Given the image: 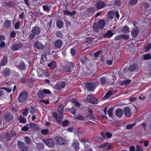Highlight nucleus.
Here are the masks:
<instances>
[{
    "label": "nucleus",
    "instance_id": "f257e3e1",
    "mask_svg": "<svg viewBox=\"0 0 151 151\" xmlns=\"http://www.w3.org/2000/svg\"><path fill=\"white\" fill-rule=\"evenodd\" d=\"M62 68L63 70L67 73H73L76 70L73 63L71 62H68Z\"/></svg>",
    "mask_w": 151,
    "mask_h": 151
},
{
    "label": "nucleus",
    "instance_id": "f03ea898",
    "mask_svg": "<svg viewBox=\"0 0 151 151\" xmlns=\"http://www.w3.org/2000/svg\"><path fill=\"white\" fill-rule=\"evenodd\" d=\"M32 33L29 35V39L32 40L35 37L36 35H38L40 34L41 32L40 28L37 26H34L33 29H31Z\"/></svg>",
    "mask_w": 151,
    "mask_h": 151
},
{
    "label": "nucleus",
    "instance_id": "7ed1b4c3",
    "mask_svg": "<svg viewBox=\"0 0 151 151\" xmlns=\"http://www.w3.org/2000/svg\"><path fill=\"white\" fill-rule=\"evenodd\" d=\"M86 87L89 91L91 92L94 91L96 88L95 83H87L86 84Z\"/></svg>",
    "mask_w": 151,
    "mask_h": 151
},
{
    "label": "nucleus",
    "instance_id": "20e7f679",
    "mask_svg": "<svg viewBox=\"0 0 151 151\" xmlns=\"http://www.w3.org/2000/svg\"><path fill=\"white\" fill-rule=\"evenodd\" d=\"M12 73V70L9 68H5L1 72V74L4 77H8L10 76Z\"/></svg>",
    "mask_w": 151,
    "mask_h": 151
},
{
    "label": "nucleus",
    "instance_id": "39448f33",
    "mask_svg": "<svg viewBox=\"0 0 151 151\" xmlns=\"http://www.w3.org/2000/svg\"><path fill=\"white\" fill-rule=\"evenodd\" d=\"M23 46L21 42L15 43L12 46L11 49L13 51H17L21 48Z\"/></svg>",
    "mask_w": 151,
    "mask_h": 151
},
{
    "label": "nucleus",
    "instance_id": "423d86ee",
    "mask_svg": "<svg viewBox=\"0 0 151 151\" xmlns=\"http://www.w3.org/2000/svg\"><path fill=\"white\" fill-rule=\"evenodd\" d=\"M34 47L35 48L39 50H43L45 48L44 46L39 41H36L34 44Z\"/></svg>",
    "mask_w": 151,
    "mask_h": 151
},
{
    "label": "nucleus",
    "instance_id": "0eeeda50",
    "mask_svg": "<svg viewBox=\"0 0 151 151\" xmlns=\"http://www.w3.org/2000/svg\"><path fill=\"white\" fill-rule=\"evenodd\" d=\"M135 28H133L131 31V35L133 38L136 37L139 33V30L138 27H135Z\"/></svg>",
    "mask_w": 151,
    "mask_h": 151
},
{
    "label": "nucleus",
    "instance_id": "6e6552de",
    "mask_svg": "<svg viewBox=\"0 0 151 151\" xmlns=\"http://www.w3.org/2000/svg\"><path fill=\"white\" fill-rule=\"evenodd\" d=\"M129 69L131 72L134 71H138L139 70V67L137 65L133 64L129 66Z\"/></svg>",
    "mask_w": 151,
    "mask_h": 151
},
{
    "label": "nucleus",
    "instance_id": "1a4fd4ad",
    "mask_svg": "<svg viewBox=\"0 0 151 151\" xmlns=\"http://www.w3.org/2000/svg\"><path fill=\"white\" fill-rule=\"evenodd\" d=\"M52 115L54 118L56 119V121L59 124L61 123V119L63 117V114H60L59 118L58 117V114L56 113L55 112H53Z\"/></svg>",
    "mask_w": 151,
    "mask_h": 151
},
{
    "label": "nucleus",
    "instance_id": "9d476101",
    "mask_svg": "<svg viewBox=\"0 0 151 151\" xmlns=\"http://www.w3.org/2000/svg\"><path fill=\"white\" fill-rule=\"evenodd\" d=\"M55 139L56 141L55 143L57 144L63 145L65 143V140L61 137H56L55 138Z\"/></svg>",
    "mask_w": 151,
    "mask_h": 151
},
{
    "label": "nucleus",
    "instance_id": "9b49d317",
    "mask_svg": "<svg viewBox=\"0 0 151 151\" xmlns=\"http://www.w3.org/2000/svg\"><path fill=\"white\" fill-rule=\"evenodd\" d=\"M63 42L62 40L60 39H57L54 42V46L57 48H60L63 45Z\"/></svg>",
    "mask_w": 151,
    "mask_h": 151
},
{
    "label": "nucleus",
    "instance_id": "f8f14e48",
    "mask_svg": "<svg viewBox=\"0 0 151 151\" xmlns=\"http://www.w3.org/2000/svg\"><path fill=\"white\" fill-rule=\"evenodd\" d=\"M44 142L48 147H53L54 144L52 139H49L43 141Z\"/></svg>",
    "mask_w": 151,
    "mask_h": 151
},
{
    "label": "nucleus",
    "instance_id": "ddd939ff",
    "mask_svg": "<svg viewBox=\"0 0 151 151\" xmlns=\"http://www.w3.org/2000/svg\"><path fill=\"white\" fill-rule=\"evenodd\" d=\"M17 145L19 148L23 150H27V147L25 145V144L22 142L19 141L17 142Z\"/></svg>",
    "mask_w": 151,
    "mask_h": 151
},
{
    "label": "nucleus",
    "instance_id": "4468645a",
    "mask_svg": "<svg viewBox=\"0 0 151 151\" xmlns=\"http://www.w3.org/2000/svg\"><path fill=\"white\" fill-rule=\"evenodd\" d=\"M66 85L65 82L63 81L57 84L56 86V87L58 90H60L62 88H64L65 86Z\"/></svg>",
    "mask_w": 151,
    "mask_h": 151
},
{
    "label": "nucleus",
    "instance_id": "2eb2a0df",
    "mask_svg": "<svg viewBox=\"0 0 151 151\" xmlns=\"http://www.w3.org/2000/svg\"><path fill=\"white\" fill-rule=\"evenodd\" d=\"M98 24L99 29H103L105 25V22L103 19H100L98 21Z\"/></svg>",
    "mask_w": 151,
    "mask_h": 151
},
{
    "label": "nucleus",
    "instance_id": "dca6fc26",
    "mask_svg": "<svg viewBox=\"0 0 151 151\" xmlns=\"http://www.w3.org/2000/svg\"><path fill=\"white\" fill-rule=\"evenodd\" d=\"M86 14L89 17H91L94 13V9L92 7L88 8L86 11Z\"/></svg>",
    "mask_w": 151,
    "mask_h": 151
},
{
    "label": "nucleus",
    "instance_id": "f3484780",
    "mask_svg": "<svg viewBox=\"0 0 151 151\" xmlns=\"http://www.w3.org/2000/svg\"><path fill=\"white\" fill-rule=\"evenodd\" d=\"M12 91L11 89L8 88L6 87H2L0 88V94H3L5 93L6 91L10 93Z\"/></svg>",
    "mask_w": 151,
    "mask_h": 151
},
{
    "label": "nucleus",
    "instance_id": "a211bd4d",
    "mask_svg": "<svg viewBox=\"0 0 151 151\" xmlns=\"http://www.w3.org/2000/svg\"><path fill=\"white\" fill-rule=\"evenodd\" d=\"M27 97V95H19L18 97V100L20 102L24 101Z\"/></svg>",
    "mask_w": 151,
    "mask_h": 151
},
{
    "label": "nucleus",
    "instance_id": "6ab92c4d",
    "mask_svg": "<svg viewBox=\"0 0 151 151\" xmlns=\"http://www.w3.org/2000/svg\"><path fill=\"white\" fill-rule=\"evenodd\" d=\"M56 25L58 29L62 28L64 25V22L61 20L59 19H58L56 22Z\"/></svg>",
    "mask_w": 151,
    "mask_h": 151
},
{
    "label": "nucleus",
    "instance_id": "aec40b11",
    "mask_svg": "<svg viewBox=\"0 0 151 151\" xmlns=\"http://www.w3.org/2000/svg\"><path fill=\"white\" fill-rule=\"evenodd\" d=\"M4 27L7 29H9L11 27V22L10 21L6 20L4 22Z\"/></svg>",
    "mask_w": 151,
    "mask_h": 151
},
{
    "label": "nucleus",
    "instance_id": "412c9836",
    "mask_svg": "<svg viewBox=\"0 0 151 151\" xmlns=\"http://www.w3.org/2000/svg\"><path fill=\"white\" fill-rule=\"evenodd\" d=\"M99 148H102L104 149L105 150H109L111 148L110 147V145L108 143H104L101 145L99 146Z\"/></svg>",
    "mask_w": 151,
    "mask_h": 151
},
{
    "label": "nucleus",
    "instance_id": "4be33fe9",
    "mask_svg": "<svg viewBox=\"0 0 151 151\" xmlns=\"http://www.w3.org/2000/svg\"><path fill=\"white\" fill-rule=\"evenodd\" d=\"M62 11L64 14L67 15H71L72 16L74 15L76 13V11L75 10H74L71 12H70L68 10H66Z\"/></svg>",
    "mask_w": 151,
    "mask_h": 151
},
{
    "label": "nucleus",
    "instance_id": "5701e85b",
    "mask_svg": "<svg viewBox=\"0 0 151 151\" xmlns=\"http://www.w3.org/2000/svg\"><path fill=\"white\" fill-rule=\"evenodd\" d=\"M8 63V58L7 56H4L3 58L1 60L0 64L1 66H5Z\"/></svg>",
    "mask_w": 151,
    "mask_h": 151
},
{
    "label": "nucleus",
    "instance_id": "b1692460",
    "mask_svg": "<svg viewBox=\"0 0 151 151\" xmlns=\"http://www.w3.org/2000/svg\"><path fill=\"white\" fill-rule=\"evenodd\" d=\"M107 15L108 18L109 19H112L114 17L115 12L113 10H110L108 12Z\"/></svg>",
    "mask_w": 151,
    "mask_h": 151
},
{
    "label": "nucleus",
    "instance_id": "393cba45",
    "mask_svg": "<svg viewBox=\"0 0 151 151\" xmlns=\"http://www.w3.org/2000/svg\"><path fill=\"white\" fill-rule=\"evenodd\" d=\"M96 7L98 9H101L104 8L105 6V3L103 2L99 1L96 4Z\"/></svg>",
    "mask_w": 151,
    "mask_h": 151
},
{
    "label": "nucleus",
    "instance_id": "a878e982",
    "mask_svg": "<svg viewBox=\"0 0 151 151\" xmlns=\"http://www.w3.org/2000/svg\"><path fill=\"white\" fill-rule=\"evenodd\" d=\"M114 35V33L111 32V30L107 31L104 35V38H109L111 37Z\"/></svg>",
    "mask_w": 151,
    "mask_h": 151
},
{
    "label": "nucleus",
    "instance_id": "bb28decb",
    "mask_svg": "<svg viewBox=\"0 0 151 151\" xmlns=\"http://www.w3.org/2000/svg\"><path fill=\"white\" fill-rule=\"evenodd\" d=\"M124 115L127 117H130L131 115V112L130 109L129 108L127 107L124 109Z\"/></svg>",
    "mask_w": 151,
    "mask_h": 151
},
{
    "label": "nucleus",
    "instance_id": "cd10ccee",
    "mask_svg": "<svg viewBox=\"0 0 151 151\" xmlns=\"http://www.w3.org/2000/svg\"><path fill=\"white\" fill-rule=\"evenodd\" d=\"M18 68L21 70H25L26 66L23 62L21 61L19 63Z\"/></svg>",
    "mask_w": 151,
    "mask_h": 151
},
{
    "label": "nucleus",
    "instance_id": "c85d7f7f",
    "mask_svg": "<svg viewBox=\"0 0 151 151\" xmlns=\"http://www.w3.org/2000/svg\"><path fill=\"white\" fill-rule=\"evenodd\" d=\"M57 64L55 61H52L47 64L48 67L52 69L55 68L56 67Z\"/></svg>",
    "mask_w": 151,
    "mask_h": 151
},
{
    "label": "nucleus",
    "instance_id": "c756f323",
    "mask_svg": "<svg viewBox=\"0 0 151 151\" xmlns=\"http://www.w3.org/2000/svg\"><path fill=\"white\" fill-rule=\"evenodd\" d=\"M4 118L6 121L9 122L12 120L13 116L9 113H7L5 115Z\"/></svg>",
    "mask_w": 151,
    "mask_h": 151
},
{
    "label": "nucleus",
    "instance_id": "7c9ffc66",
    "mask_svg": "<svg viewBox=\"0 0 151 151\" xmlns=\"http://www.w3.org/2000/svg\"><path fill=\"white\" fill-rule=\"evenodd\" d=\"M115 114L118 117H121L123 115L122 110L120 109H117L115 111Z\"/></svg>",
    "mask_w": 151,
    "mask_h": 151
},
{
    "label": "nucleus",
    "instance_id": "2f4dec72",
    "mask_svg": "<svg viewBox=\"0 0 151 151\" xmlns=\"http://www.w3.org/2000/svg\"><path fill=\"white\" fill-rule=\"evenodd\" d=\"M89 61V60L88 58L85 56L83 57L81 60V62L83 65H84L86 64Z\"/></svg>",
    "mask_w": 151,
    "mask_h": 151
},
{
    "label": "nucleus",
    "instance_id": "473e14b6",
    "mask_svg": "<svg viewBox=\"0 0 151 151\" xmlns=\"http://www.w3.org/2000/svg\"><path fill=\"white\" fill-rule=\"evenodd\" d=\"M138 2V0H129L128 5L129 6L135 5Z\"/></svg>",
    "mask_w": 151,
    "mask_h": 151
},
{
    "label": "nucleus",
    "instance_id": "72a5a7b5",
    "mask_svg": "<svg viewBox=\"0 0 151 151\" xmlns=\"http://www.w3.org/2000/svg\"><path fill=\"white\" fill-rule=\"evenodd\" d=\"M79 144L77 141H74L72 145L73 147L74 148L76 151H77L79 149Z\"/></svg>",
    "mask_w": 151,
    "mask_h": 151
},
{
    "label": "nucleus",
    "instance_id": "f704fd0d",
    "mask_svg": "<svg viewBox=\"0 0 151 151\" xmlns=\"http://www.w3.org/2000/svg\"><path fill=\"white\" fill-rule=\"evenodd\" d=\"M122 31L123 33H127L129 32L130 29L128 26L125 25L123 27Z\"/></svg>",
    "mask_w": 151,
    "mask_h": 151
},
{
    "label": "nucleus",
    "instance_id": "c9c22d12",
    "mask_svg": "<svg viewBox=\"0 0 151 151\" xmlns=\"http://www.w3.org/2000/svg\"><path fill=\"white\" fill-rule=\"evenodd\" d=\"M101 83L102 86H104L106 82V78L104 77H101L100 78Z\"/></svg>",
    "mask_w": 151,
    "mask_h": 151
},
{
    "label": "nucleus",
    "instance_id": "e433bc0d",
    "mask_svg": "<svg viewBox=\"0 0 151 151\" xmlns=\"http://www.w3.org/2000/svg\"><path fill=\"white\" fill-rule=\"evenodd\" d=\"M131 82V80H125L121 81L120 84L122 85H127L130 83Z\"/></svg>",
    "mask_w": 151,
    "mask_h": 151
},
{
    "label": "nucleus",
    "instance_id": "4c0bfd02",
    "mask_svg": "<svg viewBox=\"0 0 151 151\" xmlns=\"http://www.w3.org/2000/svg\"><path fill=\"white\" fill-rule=\"evenodd\" d=\"M31 128V126L29 124H27L22 128V130L23 131H27Z\"/></svg>",
    "mask_w": 151,
    "mask_h": 151
},
{
    "label": "nucleus",
    "instance_id": "58836bf2",
    "mask_svg": "<svg viewBox=\"0 0 151 151\" xmlns=\"http://www.w3.org/2000/svg\"><path fill=\"white\" fill-rule=\"evenodd\" d=\"M92 29L94 31L97 32H98L99 28L98 27V24H97L96 23H95L92 27Z\"/></svg>",
    "mask_w": 151,
    "mask_h": 151
},
{
    "label": "nucleus",
    "instance_id": "ea45409f",
    "mask_svg": "<svg viewBox=\"0 0 151 151\" xmlns=\"http://www.w3.org/2000/svg\"><path fill=\"white\" fill-rule=\"evenodd\" d=\"M5 5L7 7H12L15 5V3L13 2L10 1L5 3Z\"/></svg>",
    "mask_w": 151,
    "mask_h": 151
},
{
    "label": "nucleus",
    "instance_id": "a19ab883",
    "mask_svg": "<svg viewBox=\"0 0 151 151\" xmlns=\"http://www.w3.org/2000/svg\"><path fill=\"white\" fill-rule=\"evenodd\" d=\"M55 35L58 38H61L62 37L63 34L61 31H57L55 33Z\"/></svg>",
    "mask_w": 151,
    "mask_h": 151
},
{
    "label": "nucleus",
    "instance_id": "79ce46f5",
    "mask_svg": "<svg viewBox=\"0 0 151 151\" xmlns=\"http://www.w3.org/2000/svg\"><path fill=\"white\" fill-rule=\"evenodd\" d=\"M122 39L125 41L129 39V35L128 34H123L122 35Z\"/></svg>",
    "mask_w": 151,
    "mask_h": 151
},
{
    "label": "nucleus",
    "instance_id": "37998d69",
    "mask_svg": "<svg viewBox=\"0 0 151 151\" xmlns=\"http://www.w3.org/2000/svg\"><path fill=\"white\" fill-rule=\"evenodd\" d=\"M42 8L44 11L47 12V13L50 12V8L47 5H43L42 6Z\"/></svg>",
    "mask_w": 151,
    "mask_h": 151
},
{
    "label": "nucleus",
    "instance_id": "c03bdc74",
    "mask_svg": "<svg viewBox=\"0 0 151 151\" xmlns=\"http://www.w3.org/2000/svg\"><path fill=\"white\" fill-rule=\"evenodd\" d=\"M30 124L31 126V128L33 130H37L39 128L38 126L35 124L33 123Z\"/></svg>",
    "mask_w": 151,
    "mask_h": 151
},
{
    "label": "nucleus",
    "instance_id": "a18cd8bd",
    "mask_svg": "<svg viewBox=\"0 0 151 151\" xmlns=\"http://www.w3.org/2000/svg\"><path fill=\"white\" fill-rule=\"evenodd\" d=\"M102 50H99L94 53V56L95 57L97 58L100 54L102 53Z\"/></svg>",
    "mask_w": 151,
    "mask_h": 151
},
{
    "label": "nucleus",
    "instance_id": "49530a36",
    "mask_svg": "<svg viewBox=\"0 0 151 151\" xmlns=\"http://www.w3.org/2000/svg\"><path fill=\"white\" fill-rule=\"evenodd\" d=\"M108 114L109 116L110 117H112L113 115V109L112 108H110L108 111Z\"/></svg>",
    "mask_w": 151,
    "mask_h": 151
},
{
    "label": "nucleus",
    "instance_id": "de8ad7c7",
    "mask_svg": "<svg viewBox=\"0 0 151 151\" xmlns=\"http://www.w3.org/2000/svg\"><path fill=\"white\" fill-rule=\"evenodd\" d=\"M74 119L81 120H84L85 119L84 117L81 115H79L77 116H75L74 117Z\"/></svg>",
    "mask_w": 151,
    "mask_h": 151
},
{
    "label": "nucleus",
    "instance_id": "09e8293b",
    "mask_svg": "<svg viewBox=\"0 0 151 151\" xmlns=\"http://www.w3.org/2000/svg\"><path fill=\"white\" fill-rule=\"evenodd\" d=\"M64 106L63 105H60L58 108V110L61 113L60 114H62L63 111L64 109Z\"/></svg>",
    "mask_w": 151,
    "mask_h": 151
},
{
    "label": "nucleus",
    "instance_id": "8fccbe9b",
    "mask_svg": "<svg viewBox=\"0 0 151 151\" xmlns=\"http://www.w3.org/2000/svg\"><path fill=\"white\" fill-rule=\"evenodd\" d=\"M101 135L103 137V138L102 139L101 137L98 138V142H102L104 141V139L105 138V135L104 133H102L101 134Z\"/></svg>",
    "mask_w": 151,
    "mask_h": 151
},
{
    "label": "nucleus",
    "instance_id": "3c124183",
    "mask_svg": "<svg viewBox=\"0 0 151 151\" xmlns=\"http://www.w3.org/2000/svg\"><path fill=\"white\" fill-rule=\"evenodd\" d=\"M117 91L116 90L115 88H113L112 89V91L111 90H109L108 91L106 94H112V93H115Z\"/></svg>",
    "mask_w": 151,
    "mask_h": 151
},
{
    "label": "nucleus",
    "instance_id": "603ef678",
    "mask_svg": "<svg viewBox=\"0 0 151 151\" xmlns=\"http://www.w3.org/2000/svg\"><path fill=\"white\" fill-rule=\"evenodd\" d=\"M144 58L145 60H147L151 58V55L149 54H147L144 55Z\"/></svg>",
    "mask_w": 151,
    "mask_h": 151
},
{
    "label": "nucleus",
    "instance_id": "864d4df0",
    "mask_svg": "<svg viewBox=\"0 0 151 151\" xmlns=\"http://www.w3.org/2000/svg\"><path fill=\"white\" fill-rule=\"evenodd\" d=\"M70 51L71 55L73 56H74L76 54V52L74 48H72L70 49Z\"/></svg>",
    "mask_w": 151,
    "mask_h": 151
},
{
    "label": "nucleus",
    "instance_id": "5fc2aeb1",
    "mask_svg": "<svg viewBox=\"0 0 151 151\" xmlns=\"http://www.w3.org/2000/svg\"><path fill=\"white\" fill-rule=\"evenodd\" d=\"M18 119L20 122L23 123H25L26 122V119L22 117H19Z\"/></svg>",
    "mask_w": 151,
    "mask_h": 151
},
{
    "label": "nucleus",
    "instance_id": "6e6d98bb",
    "mask_svg": "<svg viewBox=\"0 0 151 151\" xmlns=\"http://www.w3.org/2000/svg\"><path fill=\"white\" fill-rule=\"evenodd\" d=\"M34 82V81L33 79H27V84L26 85L28 86V84H33Z\"/></svg>",
    "mask_w": 151,
    "mask_h": 151
},
{
    "label": "nucleus",
    "instance_id": "4d7b16f0",
    "mask_svg": "<svg viewBox=\"0 0 151 151\" xmlns=\"http://www.w3.org/2000/svg\"><path fill=\"white\" fill-rule=\"evenodd\" d=\"M116 78L115 77L113 78L112 80L109 82V84L111 85H114L116 82Z\"/></svg>",
    "mask_w": 151,
    "mask_h": 151
},
{
    "label": "nucleus",
    "instance_id": "13d9d810",
    "mask_svg": "<svg viewBox=\"0 0 151 151\" xmlns=\"http://www.w3.org/2000/svg\"><path fill=\"white\" fill-rule=\"evenodd\" d=\"M89 101H90V102L91 103H93L94 104H97L98 103V100L94 97L92 99V101H91L90 100Z\"/></svg>",
    "mask_w": 151,
    "mask_h": 151
},
{
    "label": "nucleus",
    "instance_id": "bf43d9fd",
    "mask_svg": "<svg viewBox=\"0 0 151 151\" xmlns=\"http://www.w3.org/2000/svg\"><path fill=\"white\" fill-rule=\"evenodd\" d=\"M29 110L32 114H34L35 111V108L32 106L28 107Z\"/></svg>",
    "mask_w": 151,
    "mask_h": 151
},
{
    "label": "nucleus",
    "instance_id": "052dcab7",
    "mask_svg": "<svg viewBox=\"0 0 151 151\" xmlns=\"http://www.w3.org/2000/svg\"><path fill=\"white\" fill-rule=\"evenodd\" d=\"M20 25V23L19 21L16 22L14 25V28L15 29H18Z\"/></svg>",
    "mask_w": 151,
    "mask_h": 151
},
{
    "label": "nucleus",
    "instance_id": "680f3d73",
    "mask_svg": "<svg viewBox=\"0 0 151 151\" xmlns=\"http://www.w3.org/2000/svg\"><path fill=\"white\" fill-rule=\"evenodd\" d=\"M72 102L75 104V106L79 107L80 104L79 102L77 101L75 99H73L72 100Z\"/></svg>",
    "mask_w": 151,
    "mask_h": 151
},
{
    "label": "nucleus",
    "instance_id": "e2e57ef3",
    "mask_svg": "<svg viewBox=\"0 0 151 151\" xmlns=\"http://www.w3.org/2000/svg\"><path fill=\"white\" fill-rule=\"evenodd\" d=\"M43 91V94H50L51 93L50 91L48 89H45Z\"/></svg>",
    "mask_w": 151,
    "mask_h": 151
},
{
    "label": "nucleus",
    "instance_id": "0e129e2a",
    "mask_svg": "<svg viewBox=\"0 0 151 151\" xmlns=\"http://www.w3.org/2000/svg\"><path fill=\"white\" fill-rule=\"evenodd\" d=\"M94 98V97L92 96V95H88L87 97V100L89 102H90L89 100L92 101V99Z\"/></svg>",
    "mask_w": 151,
    "mask_h": 151
},
{
    "label": "nucleus",
    "instance_id": "69168bd1",
    "mask_svg": "<svg viewBox=\"0 0 151 151\" xmlns=\"http://www.w3.org/2000/svg\"><path fill=\"white\" fill-rule=\"evenodd\" d=\"M20 81L23 83L27 84V79L26 78H23L20 79Z\"/></svg>",
    "mask_w": 151,
    "mask_h": 151
},
{
    "label": "nucleus",
    "instance_id": "338daca9",
    "mask_svg": "<svg viewBox=\"0 0 151 151\" xmlns=\"http://www.w3.org/2000/svg\"><path fill=\"white\" fill-rule=\"evenodd\" d=\"M151 48V43H149L145 47V49L147 51H149Z\"/></svg>",
    "mask_w": 151,
    "mask_h": 151
},
{
    "label": "nucleus",
    "instance_id": "774afa93",
    "mask_svg": "<svg viewBox=\"0 0 151 151\" xmlns=\"http://www.w3.org/2000/svg\"><path fill=\"white\" fill-rule=\"evenodd\" d=\"M48 132L49 131L47 129H43L41 131V132L44 135L47 134Z\"/></svg>",
    "mask_w": 151,
    "mask_h": 151
}]
</instances>
